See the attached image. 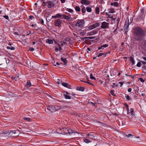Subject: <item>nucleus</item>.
I'll use <instances>...</instances> for the list:
<instances>
[{"label": "nucleus", "mask_w": 146, "mask_h": 146, "mask_svg": "<svg viewBox=\"0 0 146 146\" xmlns=\"http://www.w3.org/2000/svg\"><path fill=\"white\" fill-rule=\"evenodd\" d=\"M85 21L83 19L79 20L75 24V26L79 28H82L84 26Z\"/></svg>", "instance_id": "f257e3e1"}, {"label": "nucleus", "mask_w": 146, "mask_h": 146, "mask_svg": "<svg viewBox=\"0 0 146 146\" xmlns=\"http://www.w3.org/2000/svg\"><path fill=\"white\" fill-rule=\"evenodd\" d=\"M134 31L135 34L139 36H142L144 33V31L143 30L139 27L134 29Z\"/></svg>", "instance_id": "f03ea898"}, {"label": "nucleus", "mask_w": 146, "mask_h": 146, "mask_svg": "<svg viewBox=\"0 0 146 146\" xmlns=\"http://www.w3.org/2000/svg\"><path fill=\"white\" fill-rule=\"evenodd\" d=\"M100 24L98 23H96L93 24L92 25L88 27V30L90 31L93 29H94L96 27H99L100 26Z\"/></svg>", "instance_id": "7ed1b4c3"}, {"label": "nucleus", "mask_w": 146, "mask_h": 146, "mask_svg": "<svg viewBox=\"0 0 146 146\" xmlns=\"http://www.w3.org/2000/svg\"><path fill=\"white\" fill-rule=\"evenodd\" d=\"M109 23L104 21L102 23L101 27L102 29H106L108 28L109 27Z\"/></svg>", "instance_id": "20e7f679"}, {"label": "nucleus", "mask_w": 146, "mask_h": 146, "mask_svg": "<svg viewBox=\"0 0 146 146\" xmlns=\"http://www.w3.org/2000/svg\"><path fill=\"white\" fill-rule=\"evenodd\" d=\"M48 110H49L51 112H54L56 111L57 109L56 107L53 105L47 107Z\"/></svg>", "instance_id": "39448f33"}, {"label": "nucleus", "mask_w": 146, "mask_h": 146, "mask_svg": "<svg viewBox=\"0 0 146 146\" xmlns=\"http://www.w3.org/2000/svg\"><path fill=\"white\" fill-rule=\"evenodd\" d=\"M129 25V21H126L125 22V24L124 27V29L125 31V32L127 33V29L128 28V27Z\"/></svg>", "instance_id": "423d86ee"}, {"label": "nucleus", "mask_w": 146, "mask_h": 146, "mask_svg": "<svg viewBox=\"0 0 146 146\" xmlns=\"http://www.w3.org/2000/svg\"><path fill=\"white\" fill-rule=\"evenodd\" d=\"M81 3L82 4L88 5L90 4L91 2L89 0H82L81 1Z\"/></svg>", "instance_id": "0eeeda50"}, {"label": "nucleus", "mask_w": 146, "mask_h": 146, "mask_svg": "<svg viewBox=\"0 0 146 146\" xmlns=\"http://www.w3.org/2000/svg\"><path fill=\"white\" fill-rule=\"evenodd\" d=\"M62 23V21L59 19L56 20L54 21L55 26L60 27Z\"/></svg>", "instance_id": "6e6552de"}, {"label": "nucleus", "mask_w": 146, "mask_h": 146, "mask_svg": "<svg viewBox=\"0 0 146 146\" xmlns=\"http://www.w3.org/2000/svg\"><path fill=\"white\" fill-rule=\"evenodd\" d=\"M46 5L49 8H51L54 5V3L53 2L48 1L46 2Z\"/></svg>", "instance_id": "1a4fd4ad"}, {"label": "nucleus", "mask_w": 146, "mask_h": 146, "mask_svg": "<svg viewBox=\"0 0 146 146\" xmlns=\"http://www.w3.org/2000/svg\"><path fill=\"white\" fill-rule=\"evenodd\" d=\"M62 15L60 13H57L55 15L52 16V18L54 19H56L57 18H60L62 19Z\"/></svg>", "instance_id": "9d476101"}, {"label": "nucleus", "mask_w": 146, "mask_h": 146, "mask_svg": "<svg viewBox=\"0 0 146 146\" xmlns=\"http://www.w3.org/2000/svg\"><path fill=\"white\" fill-rule=\"evenodd\" d=\"M62 19H64L66 20H68L70 21H71L72 20V18L64 14L62 15Z\"/></svg>", "instance_id": "9b49d317"}, {"label": "nucleus", "mask_w": 146, "mask_h": 146, "mask_svg": "<svg viewBox=\"0 0 146 146\" xmlns=\"http://www.w3.org/2000/svg\"><path fill=\"white\" fill-rule=\"evenodd\" d=\"M64 96L66 99H71V97L70 96V94L67 92H66L64 94Z\"/></svg>", "instance_id": "f8f14e48"}, {"label": "nucleus", "mask_w": 146, "mask_h": 146, "mask_svg": "<svg viewBox=\"0 0 146 146\" xmlns=\"http://www.w3.org/2000/svg\"><path fill=\"white\" fill-rule=\"evenodd\" d=\"M64 131L65 132V133L66 134H70L71 133V130L70 129H65L64 130Z\"/></svg>", "instance_id": "ddd939ff"}, {"label": "nucleus", "mask_w": 146, "mask_h": 146, "mask_svg": "<svg viewBox=\"0 0 146 146\" xmlns=\"http://www.w3.org/2000/svg\"><path fill=\"white\" fill-rule=\"evenodd\" d=\"M97 31H92L88 33V35H89L90 36L95 35L97 34Z\"/></svg>", "instance_id": "4468645a"}, {"label": "nucleus", "mask_w": 146, "mask_h": 146, "mask_svg": "<svg viewBox=\"0 0 146 146\" xmlns=\"http://www.w3.org/2000/svg\"><path fill=\"white\" fill-rule=\"evenodd\" d=\"M53 40L48 39H47L46 40V42L49 44H52L53 43Z\"/></svg>", "instance_id": "2eb2a0df"}, {"label": "nucleus", "mask_w": 146, "mask_h": 146, "mask_svg": "<svg viewBox=\"0 0 146 146\" xmlns=\"http://www.w3.org/2000/svg\"><path fill=\"white\" fill-rule=\"evenodd\" d=\"M130 62L132 63V65H133L135 64V61L134 60V58L132 57H131L130 58Z\"/></svg>", "instance_id": "dca6fc26"}, {"label": "nucleus", "mask_w": 146, "mask_h": 146, "mask_svg": "<svg viewBox=\"0 0 146 146\" xmlns=\"http://www.w3.org/2000/svg\"><path fill=\"white\" fill-rule=\"evenodd\" d=\"M61 84L63 86L69 88V85L67 83L64 82H62L61 83Z\"/></svg>", "instance_id": "f3484780"}, {"label": "nucleus", "mask_w": 146, "mask_h": 146, "mask_svg": "<svg viewBox=\"0 0 146 146\" xmlns=\"http://www.w3.org/2000/svg\"><path fill=\"white\" fill-rule=\"evenodd\" d=\"M108 44H104V45H102L100 47H99L98 48V49L99 50H100L101 49H103L104 48H106L107 47H108Z\"/></svg>", "instance_id": "a211bd4d"}, {"label": "nucleus", "mask_w": 146, "mask_h": 146, "mask_svg": "<svg viewBox=\"0 0 146 146\" xmlns=\"http://www.w3.org/2000/svg\"><path fill=\"white\" fill-rule=\"evenodd\" d=\"M96 13L98 15L100 13V8L98 7H96L95 9Z\"/></svg>", "instance_id": "6ab92c4d"}, {"label": "nucleus", "mask_w": 146, "mask_h": 146, "mask_svg": "<svg viewBox=\"0 0 146 146\" xmlns=\"http://www.w3.org/2000/svg\"><path fill=\"white\" fill-rule=\"evenodd\" d=\"M130 113L132 116H134L135 115V113L134 111V109L133 108H130Z\"/></svg>", "instance_id": "aec40b11"}, {"label": "nucleus", "mask_w": 146, "mask_h": 146, "mask_svg": "<svg viewBox=\"0 0 146 146\" xmlns=\"http://www.w3.org/2000/svg\"><path fill=\"white\" fill-rule=\"evenodd\" d=\"M127 137H133L134 138H139V137H136L135 136L132 135L131 134H129L128 135H127Z\"/></svg>", "instance_id": "412c9836"}, {"label": "nucleus", "mask_w": 146, "mask_h": 146, "mask_svg": "<svg viewBox=\"0 0 146 146\" xmlns=\"http://www.w3.org/2000/svg\"><path fill=\"white\" fill-rule=\"evenodd\" d=\"M125 97L126 100L128 101H131L132 100L131 98L129 96L127 95L125 96Z\"/></svg>", "instance_id": "4be33fe9"}, {"label": "nucleus", "mask_w": 146, "mask_h": 146, "mask_svg": "<svg viewBox=\"0 0 146 146\" xmlns=\"http://www.w3.org/2000/svg\"><path fill=\"white\" fill-rule=\"evenodd\" d=\"M111 6H114L117 7L118 6V3L117 2H115L114 3H111Z\"/></svg>", "instance_id": "5701e85b"}, {"label": "nucleus", "mask_w": 146, "mask_h": 146, "mask_svg": "<svg viewBox=\"0 0 146 146\" xmlns=\"http://www.w3.org/2000/svg\"><path fill=\"white\" fill-rule=\"evenodd\" d=\"M66 10L71 13H72L74 11L73 10L70 8H66Z\"/></svg>", "instance_id": "b1692460"}, {"label": "nucleus", "mask_w": 146, "mask_h": 146, "mask_svg": "<svg viewBox=\"0 0 146 146\" xmlns=\"http://www.w3.org/2000/svg\"><path fill=\"white\" fill-rule=\"evenodd\" d=\"M7 48L8 49H10L11 50H14L15 49V48L14 46H7Z\"/></svg>", "instance_id": "393cba45"}, {"label": "nucleus", "mask_w": 146, "mask_h": 146, "mask_svg": "<svg viewBox=\"0 0 146 146\" xmlns=\"http://www.w3.org/2000/svg\"><path fill=\"white\" fill-rule=\"evenodd\" d=\"M115 12L113 8H110L109 10V13H113Z\"/></svg>", "instance_id": "a878e982"}, {"label": "nucleus", "mask_w": 146, "mask_h": 146, "mask_svg": "<svg viewBox=\"0 0 146 146\" xmlns=\"http://www.w3.org/2000/svg\"><path fill=\"white\" fill-rule=\"evenodd\" d=\"M84 141L86 143H89L91 142V141L90 140L88 139L87 138H84Z\"/></svg>", "instance_id": "bb28decb"}, {"label": "nucleus", "mask_w": 146, "mask_h": 146, "mask_svg": "<svg viewBox=\"0 0 146 146\" xmlns=\"http://www.w3.org/2000/svg\"><path fill=\"white\" fill-rule=\"evenodd\" d=\"M17 131H11L10 134H15V135H14V136H16L18 135H17L16 134L17 133Z\"/></svg>", "instance_id": "cd10ccee"}, {"label": "nucleus", "mask_w": 146, "mask_h": 146, "mask_svg": "<svg viewBox=\"0 0 146 146\" xmlns=\"http://www.w3.org/2000/svg\"><path fill=\"white\" fill-rule=\"evenodd\" d=\"M31 82L29 81H28L27 83V84L26 85V86L28 87L29 88L31 86Z\"/></svg>", "instance_id": "c85d7f7f"}, {"label": "nucleus", "mask_w": 146, "mask_h": 146, "mask_svg": "<svg viewBox=\"0 0 146 146\" xmlns=\"http://www.w3.org/2000/svg\"><path fill=\"white\" fill-rule=\"evenodd\" d=\"M61 60L63 62L64 64H66L67 63V61L66 59L63 58H61Z\"/></svg>", "instance_id": "c756f323"}, {"label": "nucleus", "mask_w": 146, "mask_h": 146, "mask_svg": "<svg viewBox=\"0 0 146 146\" xmlns=\"http://www.w3.org/2000/svg\"><path fill=\"white\" fill-rule=\"evenodd\" d=\"M86 9L87 11L89 12H91L92 11L91 8L88 7H86Z\"/></svg>", "instance_id": "7c9ffc66"}, {"label": "nucleus", "mask_w": 146, "mask_h": 146, "mask_svg": "<svg viewBox=\"0 0 146 146\" xmlns=\"http://www.w3.org/2000/svg\"><path fill=\"white\" fill-rule=\"evenodd\" d=\"M75 9L76 11H80V9L79 7L78 6L76 7Z\"/></svg>", "instance_id": "2f4dec72"}, {"label": "nucleus", "mask_w": 146, "mask_h": 146, "mask_svg": "<svg viewBox=\"0 0 146 146\" xmlns=\"http://www.w3.org/2000/svg\"><path fill=\"white\" fill-rule=\"evenodd\" d=\"M107 53H100L96 57H99L103 55H106V54H107Z\"/></svg>", "instance_id": "473e14b6"}, {"label": "nucleus", "mask_w": 146, "mask_h": 146, "mask_svg": "<svg viewBox=\"0 0 146 146\" xmlns=\"http://www.w3.org/2000/svg\"><path fill=\"white\" fill-rule=\"evenodd\" d=\"M82 11L83 13H85L86 12L85 7H83L82 9Z\"/></svg>", "instance_id": "72a5a7b5"}, {"label": "nucleus", "mask_w": 146, "mask_h": 146, "mask_svg": "<svg viewBox=\"0 0 146 146\" xmlns=\"http://www.w3.org/2000/svg\"><path fill=\"white\" fill-rule=\"evenodd\" d=\"M125 107L126 108V109H127V113L128 112H129V106L127 104H125Z\"/></svg>", "instance_id": "f704fd0d"}, {"label": "nucleus", "mask_w": 146, "mask_h": 146, "mask_svg": "<svg viewBox=\"0 0 146 146\" xmlns=\"http://www.w3.org/2000/svg\"><path fill=\"white\" fill-rule=\"evenodd\" d=\"M90 79H94L95 80H96L95 77L93 76V74H92L91 73L90 74Z\"/></svg>", "instance_id": "c9c22d12"}, {"label": "nucleus", "mask_w": 146, "mask_h": 146, "mask_svg": "<svg viewBox=\"0 0 146 146\" xmlns=\"http://www.w3.org/2000/svg\"><path fill=\"white\" fill-rule=\"evenodd\" d=\"M110 93L111 94L113 95V96H115V95L114 94V93L115 92V91L113 90H111L110 92Z\"/></svg>", "instance_id": "e433bc0d"}, {"label": "nucleus", "mask_w": 146, "mask_h": 146, "mask_svg": "<svg viewBox=\"0 0 146 146\" xmlns=\"http://www.w3.org/2000/svg\"><path fill=\"white\" fill-rule=\"evenodd\" d=\"M23 119L27 121H30L31 120V119L30 118L27 117H24Z\"/></svg>", "instance_id": "4c0bfd02"}, {"label": "nucleus", "mask_w": 146, "mask_h": 146, "mask_svg": "<svg viewBox=\"0 0 146 146\" xmlns=\"http://www.w3.org/2000/svg\"><path fill=\"white\" fill-rule=\"evenodd\" d=\"M58 46L59 47V51H61V50H62V48L60 44H58Z\"/></svg>", "instance_id": "58836bf2"}, {"label": "nucleus", "mask_w": 146, "mask_h": 146, "mask_svg": "<svg viewBox=\"0 0 146 146\" xmlns=\"http://www.w3.org/2000/svg\"><path fill=\"white\" fill-rule=\"evenodd\" d=\"M137 66L138 67H140L141 66V63L140 62H138L137 64Z\"/></svg>", "instance_id": "ea45409f"}, {"label": "nucleus", "mask_w": 146, "mask_h": 146, "mask_svg": "<svg viewBox=\"0 0 146 146\" xmlns=\"http://www.w3.org/2000/svg\"><path fill=\"white\" fill-rule=\"evenodd\" d=\"M3 17L5 19L9 20V17L7 15H4Z\"/></svg>", "instance_id": "a19ab883"}, {"label": "nucleus", "mask_w": 146, "mask_h": 146, "mask_svg": "<svg viewBox=\"0 0 146 146\" xmlns=\"http://www.w3.org/2000/svg\"><path fill=\"white\" fill-rule=\"evenodd\" d=\"M139 80L141 82H144V80L142 78H139Z\"/></svg>", "instance_id": "79ce46f5"}, {"label": "nucleus", "mask_w": 146, "mask_h": 146, "mask_svg": "<svg viewBox=\"0 0 146 146\" xmlns=\"http://www.w3.org/2000/svg\"><path fill=\"white\" fill-rule=\"evenodd\" d=\"M29 18L32 20H33V19H34V17L32 15H31L29 16Z\"/></svg>", "instance_id": "37998d69"}, {"label": "nucleus", "mask_w": 146, "mask_h": 146, "mask_svg": "<svg viewBox=\"0 0 146 146\" xmlns=\"http://www.w3.org/2000/svg\"><path fill=\"white\" fill-rule=\"evenodd\" d=\"M29 50L31 51H33L35 50V49L33 48H30Z\"/></svg>", "instance_id": "c03bdc74"}, {"label": "nucleus", "mask_w": 146, "mask_h": 146, "mask_svg": "<svg viewBox=\"0 0 146 146\" xmlns=\"http://www.w3.org/2000/svg\"><path fill=\"white\" fill-rule=\"evenodd\" d=\"M79 90L82 91H83L84 90V88L83 87H80Z\"/></svg>", "instance_id": "a18cd8bd"}, {"label": "nucleus", "mask_w": 146, "mask_h": 146, "mask_svg": "<svg viewBox=\"0 0 146 146\" xmlns=\"http://www.w3.org/2000/svg\"><path fill=\"white\" fill-rule=\"evenodd\" d=\"M58 50H59V48H57L56 47L55 48V51L56 52H58Z\"/></svg>", "instance_id": "49530a36"}, {"label": "nucleus", "mask_w": 146, "mask_h": 146, "mask_svg": "<svg viewBox=\"0 0 146 146\" xmlns=\"http://www.w3.org/2000/svg\"><path fill=\"white\" fill-rule=\"evenodd\" d=\"M40 23L42 24H43L44 23V21L43 19H41V20H40Z\"/></svg>", "instance_id": "de8ad7c7"}, {"label": "nucleus", "mask_w": 146, "mask_h": 146, "mask_svg": "<svg viewBox=\"0 0 146 146\" xmlns=\"http://www.w3.org/2000/svg\"><path fill=\"white\" fill-rule=\"evenodd\" d=\"M84 82L90 84L91 85L92 84L90 82L88 81H83Z\"/></svg>", "instance_id": "09e8293b"}, {"label": "nucleus", "mask_w": 146, "mask_h": 146, "mask_svg": "<svg viewBox=\"0 0 146 146\" xmlns=\"http://www.w3.org/2000/svg\"><path fill=\"white\" fill-rule=\"evenodd\" d=\"M132 90V89L131 88H129L128 89V92H130Z\"/></svg>", "instance_id": "8fccbe9b"}, {"label": "nucleus", "mask_w": 146, "mask_h": 146, "mask_svg": "<svg viewBox=\"0 0 146 146\" xmlns=\"http://www.w3.org/2000/svg\"><path fill=\"white\" fill-rule=\"evenodd\" d=\"M60 0L61 1V2L62 3H64L65 2V0Z\"/></svg>", "instance_id": "3c124183"}, {"label": "nucleus", "mask_w": 146, "mask_h": 146, "mask_svg": "<svg viewBox=\"0 0 146 146\" xmlns=\"http://www.w3.org/2000/svg\"><path fill=\"white\" fill-rule=\"evenodd\" d=\"M140 62L143 63L144 64H146L145 62L144 61H140Z\"/></svg>", "instance_id": "603ef678"}, {"label": "nucleus", "mask_w": 146, "mask_h": 146, "mask_svg": "<svg viewBox=\"0 0 146 146\" xmlns=\"http://www.w3.org/2000/svg\"><path fill=\"white\" fill-rule=\"evenodd\" d=\"M144 46L146 47V41H145V42H144Z\"/></svg>", "instance_id": "864d4df0"}, {"label": "nucleus", "mask_w": 146, "mask_h": 146, "mask_svg": "<svg viewBox=\"0 0 146 146\" xmlns=\"http://www.w3.org/2000/svg\"><path fill=\"white\" fill-rule=\"evenodd\" d=\"M119 83L121 85H122L123 84V83L121 82H119Z\"/></svg>", "instance_id": "5fc2aeb1"}, {"label": "nucleus", "mask_w": 146, "mask_h": 146, "mask_svg": "<svg viewBox=\"0 0 146 146\" xmlns=\"http://www.w3.org/2000/svg\"><path fill=\"white\" fill-rule=\"evenodd\" d=\"M143 59L145 61H146V57H143Z\"/></svg>", "instance_id": "6e6d98bb"}, {"label": "nucleus", "mask_w": 146, "mask_h": 146, "mask_svg": "<svg viewBox=\"0 0 146 146\" xmlns=\"http://www.w3.org/2000/svg\"><path fill=\"white\" fill-rule=\"evenodd\" d=\"M50 133V131H49V132H47V133H44V134H46V135H48V134H49V133Z\"/></svg>", "instance_id": "4d7b16f0"}, {"label": "nucleus", "mask_w": 146, "mask_h": 146, "mask_svg": "<svg viewBox=\"0 0 146 146\" xmlns=\"http://www.w3.org/2000/svg\"><path fill=\"white\" fill-rule=\"evenodd\" d=\"M87 50L89 51H90V48H87Z\"/></svg>", "instance_id": "13d9d810"}, {"label": "nucleus", "mask_w": 146, "mask_h": 146, "mask_svg": "<svg viewBox=\"0 0 146 146\" xmlns=\"http://www.w3.org/2000/svg\"><path fill=\"white\" fill-rule=\"evenodd\" d=\"M35 25H34V24H33L31 25V27H34V26H35Z\"/></svg>", "instance_id": "bf43d9fd"}, {"label": "nucleus", "mask_w": 146, "mask_h": 146, "mask_svg": "<svg viewBox=\"0 0 146 146\" xmlns=\"http://www.w3.org/2000/svg\"><path fill=\"white\" fill-rule=\"evenodd\" d=\"M56 64L57 65H59V63L58 62H56Z\"/></svg>", "instance_id": "052dcab7"}, {"label": "nucleus", "mask_w": 146, "mask_h": 146, "mask_svg": "<svg viewBox=\"0 0 146 146\" xmlns=\"http://www.w3.org/2000/svg\"><path fill=\"white\" fill-rule=\"evenodd\" d=\"M119 21H120V19H117V22H118V21H119Z\"/></svg>", "instance_id": "680f3d73"}, {"label": "nucleus", "mask_w": 146, "mask_h": 146, "mask_svg": "<svg viewBox=\"0 0 146 146\" xmlns=\"http://www.w3.org/2000/svg\"><path fill=\"white\" fill-rule=\"evenodd\" d=\"M35 42H33V44H35Z\"/></svg>", "instance_id": "e2e57ef3"}, {"label": "nucleus", "mask_w": 146, "mask_h": 146, "mask_svg": "<svg viewBox=\"0 0 146 146\" xmlns=\"http://www.w3.org/2000/svg\"><path fill=\"white\" fill-rule=\"evenodd\" d=\"M119 21H118V22H117V26H118V24H119Z\"/></svg>", "instance_id": "0e129e2a"}, {"label": "nucleus", "mask_w": 146, "mask_h": 146, "mask_svg": "<svg viewBox=\"0 0 146 146\" xmlns=\"http://www.w3.org/2000/svg\"><path fill=\"white\" fill-rule=\"evenodd\" d=\"M5 59L6 60V63H7V62H8V61H7V60H6V59L5 58Z\"/></svg>", "instance_id": "69168bd1"}, {"label": "nucleus", "mask_w": 146, "mask_h": 146, "mask_svg": "<svg viewBox=\"0 0 146 146\" xmlns=\"http://www.w3.org/2000/svg\"><path fill=\"white\" fill-rule=\"evenodd\" d=\"M57 83L58 84H60V83L59 82H58V81L57 82Z\"/></svg>", "instance_id": "338daca9"}, {"label": "nucleus", "mask_w": 146, "mask_h": 146, "mask_svg": "<svg viewBox=\"0 0 146 146\" xmlns=\"http://www.w3.org/2000/svg\"><path fill=\"white\" fill-rule=\"evenodd\" d=\"M120 75V73H119L118 74V75L119 76V75Z\"/></svg>", "instance_id": "774afa93"}]
</instances>
